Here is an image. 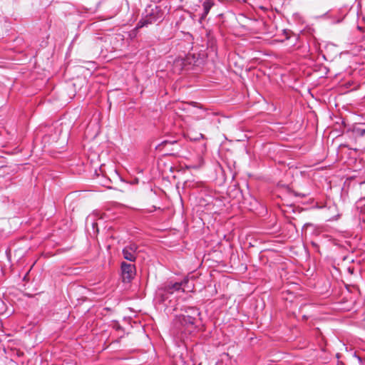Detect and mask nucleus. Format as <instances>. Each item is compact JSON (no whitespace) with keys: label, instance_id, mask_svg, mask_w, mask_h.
<instances>
[{"label":"nucleus","instance_id":"nucleus-12","mask_svg":"<svg viewBox=\"0 0 365 365\" xmlns=\"http://www.w3.org/2000/svg\"><path fill=\"white\" fill-rule=\"evenodd\" d=\"M204 138H205V137H204V135H203V134H202V133H200V134H199V136H198V137H197V138H194V140L203 139Z\"/></svg>","mask_w":365,"mask_h":365},{"label":"nucleus","instance_id":"nucleus-14","mask_svg":"<svg viewBox=\"0 0 365 365\" xmlns=\"http://www.w3.org/2000/svg\"><path fill=\"white\" fill-rule=\"evenodd\" d=\"M184 60V58H182ZM188 59H190V57H187V58L185 59V61H188Z\"/></svg>","mask_w":365,"mask_h":365},{"label":"nucleus","instance_id":"nucleus-16","mask_svg":"<svg viewBox=\"0 0 365 365\" xmlns=\"http://www.w3.org/2000/svg\"><path fill=\"white\" fill-rule=\"evenodd\" d=\"M364 200L365 201V198H364V199H363V200H361V201H364Z\"/></svg>","mask_w":365,"mask_h":365},{"label":"nucleus","instance_id":"nucleus-5","mask_svg":"<svg viewBox=\"0 0 365 365\" xmlns=\"http://www.w3.org/2000/svg\"><path fill=\"white\" fill-rule=\"evenodd\" d=\"M138 253V246L135 243H130L122 250V254L125 259L130 262H135L137 259Z\"/></svg>","mask_w":365,"mask_h":365},{"label":"nucleus","instance_id":"nucleus-4","mask_svg":"<svg viewBox=\"0 0 365 365\" xmlns=\"http://www.w3.org/2000/svg\"><path fill=\"white\" fill-rule=\"evenodd\" d=\"M121 277L124 283H129L136 274L135 266L131 263L122 262L120 264Z\"/></svg>","mask_w":365,"mask_h":365},{"label":"nucleus","instance_id":"nucleus-7","mask_svg":"<svg viewBox=\"0 0 365 365\" xmlns=\"http://www.w3.org/2000/svg\"><path fill=\"white\" fill-rule=\"evenodd\" d=\"M178 144L176 140H164L160 144H159L156 149L160 150V151H175V149L174 148H169L170 146H175Z\"/></svg>","mask_w":365,"mask_h":365},{"label":"nucleus","instance_id":"nucleus-13","mask_svg":"<svg viewBox=\"0 0 365 365\" xmlns=\"http://www.w3.org/2000/svg\"><path fill=\"white\" fill-rule=\"evenodd\" d=\"M312 245H313L314 247H317V243H315V242H312Z\"/></svg>","mask_w":365,"mask_h":365},{"label":"nucleus","instance_id":"nucleus-10","mask_svg":"<svg viewBox=\"0 0 365 365\" xmlns=\"http://www.w3.org/2000/svg\"><path fill=\"white\" fill-rule=\"evenodd\" d=\"M6 310V304L0 297V314H3Z\"/></svg>","mask_w":365,"mask_h":365},{"label":"nucleus","instance_id":"nucleus-2","mask_svg":"<svg viewBox=\"0 0 365 365\" xmlns=\"http://www.w3.org/2000/svg\"><path fill=\"white\" fill-rule=\"evenodd\" d=\"M188 282L189 279L187 277H185L180 282L170 280L165 283L160 289V290L163 292L162 300L165 301L168 297L169 294H173L176 292H184V287L187 283H188Z\"/></svg>","mask_w":365,"mask_h":365},{"label":"nucleus","instance_id":"nucleus-1","mask_svg":"<svg viewBox=\"0 0 365 365\" xmlns=\"http://www.w3.org/2000/svg\"><path fill=\"white\" fill-rule=\"evenodd\" d=\"M164 11L160 6L155 4L148 5L142 13L141 19L138 22L136 29L148 27L163 20Z\"/></svg>","mask_w":365,"mask_h":365},{"label":"nucleus","instance_id":"nucleus-11","mask_svg":"<svg viewBox=\"0 0 365 365\" xmlns=\"http://www.w3.org/2000/svg\"><path fill=\"white\" fill-rule=\"evenodd\" d=\"M358 133H359L361 135H365V128H358L357 129Z\"/></svg>","mask_w":365,"mask_h":365},{"label":"nucleus","instance_id":"nucleus-9","mask_svg":"<svg viewBox=\"0 0 365 365\" xmlns=\"http://www.w3.org/2000/svg\"><path fill=\"white\" fill-rule=\"evenodd\" d=\"M185 65V60H183L182 58H178L175 61V68L178 67V70H182Z\"/></svg>","mask_w":365,"mask_h":365},{"label":"nucleus","instance_id":"nucleus-3","mask_svg":"<svg viewBox=\"0 0 365 365\" xmlns=\"http://www.w3.org/2000/svg\"><path fill=\"white\" fill-rule=\"evenodd\" d=\"M188 322V319L185 315H177L173 320L174 327L182 333L185 334H191L197 328L196 324H194L192 326H190L187 324Z\"/></svg>","mask_w":365,"mask_h":365},{"label":"nucleus","instance_id":"nucleus-6","mask_svg":"<svg viewBox=\"0 0 365 365\" xmlns=\"http://www.w3.org/2000/svg\"><path fill=\"white\" fill-rule=\"evenodd\" d=\"M200 312L199 309L195 307H188L184 309L182 314L180 315H185L188 319V322L187 324L190 326H192L194 324L197 323V317L200 316Z\"/></svg>","mask_w":365,"mask_h":365},{"label":"nucleus","instance_id":"nucleus-8","mask_svg":"<svg viewBox=\"0 0 365 365\" xmlns=\"http://www.w3.org/2000/svg\"><path fill=\"white\" fill-rule=\"evenodd\" d=\"M214 4V0H205L202 3L203 13L202 14L201 19H205L207 16Z\"/></svg>","mask_w":365,"mask_h":365},{"label":"nucleus","instance_id":"nucleus-15","mask_svg":"<svg viewBox=\"0 0 365 365\" xmlns=\"http://www.w3.org/2000/svg\"><path fill=\"white\" fill-rule=\"evenodd\" d=\"M184 60V58H182ZM188 59H190V57H187V58L185 59V61H188Z\"/></svg>","mask_w":365,"mask_h":365}]
</instances>
